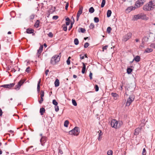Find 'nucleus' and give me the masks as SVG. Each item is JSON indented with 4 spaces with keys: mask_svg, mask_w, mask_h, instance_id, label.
Listing matches in <instances>:
<instances>
[{
    "mask_svg": "<svg viewBox=\"0 0 155 155\" xmlns=\"http://www.w3.org/2000/svg\"><path fill=\"white\" fill-rule=\"evenodd\" d=\"M61 54L60 53L59 55L55 54L51 58L50 62L51 64L55 65L60 61L61 56L60 55Z\"/></svg>",
    "mask_w": 155,
    "mask_h": 155,
    "instance_id": "obj_1",
    "label": "nucleus"
},
{
    "mask_svg": "<svg viewBox=\"0 0 155 155\" xmlns=\"http://www.w3.org/2000/svg\"><path fill=\"white\" fill-rule=\"evenodd\" d=\"M123 123L121 121L119 122L115 119L112 120L111 122V127L115 129L119 128L122 125Z\"/></svg>",
    "mask_w": 155,
    "mask_h": 155,
    "instance_id": "obj_2",
    "label": "nucleus"
},
{
    "mask_svg": "<svg viewBox=\"0 0 155 155\" xmlns=\"http://www.w3.org/2000/svg\"><path fill=\"white\" fill-rule=\"evenodd\" d=\"M79 133V128L77 127H76L71 130L69 132V134L77 136L78 135Z\"/></svg>",
    "mask_w": 155,
    "mask_h": 155,
    "instance_id": "obj_3",
    "label": "nucleus"
},
{
    "mask_svg": "<svg viewBox=\"0 0 155 155\" xmlns=\"http://www.w3.org/2000/svg\"><path fill=\"white\" fill-rule=\"evenodd\" d=\"M134 97L133 96H130L127 99V101L126 103V106H129L134 101Z\"/></svg>",
    "mask_w": 155,
    "mask_h": 155,
    "instance_id": "obj_4",
    "label": "nucleus"
},
{
    "mask_svg": "<svg viewBox=\"0 0 155 155\" xmlns=\"http://www.w3.org/2000/svg\"><path fill=\"white\" fill-rule=\"evenodd\" d=\"M153 9L149 2L144 5L143 7V10L146 11H150L152 10Z\"/></svg>",
    "mask_w": 155,
    "mask_h": 155,
    "instance_id": "obj_5",
    "label": "nucleus"
},
{
    "mask_svg": "<svg viewBox=\"0 0 155 155\" xmlns=\"http://www.w3.org/2000/svg\"><path fill=\"white\" fill-rule=\"evenodd\" d=\"M132 34L130 32H128L127 34L124 35L123 38L122 40L124 41H127L132 37Z\"/></svg>",
    "mask_w": 155,
    "mask_h": 155,
    "instance_id": "obj_6",
    "label": "nucleus"
},
{
    "mask_svg": "<svg viewBox=\"0 0 155 155\" xmlns=\"http://www.w3.org/2000/svg\"><path fill=\"white\" fill-rule=\"evenodd\" d=\"M15 85V83H11L9 84H4L1 86V87H2L5 88L11 89Z\"/></svg>",
    "mask_w": 155,
    "mask_h": 155,
    "instance_id": "obj_7",
    "label": "nucleus"
},
{
    "mask_svg": "<svg viewBox=\"0 0 155 155\" xmlns=\"http://www.w3.org/2000/svg\"><path fill=\"white\" fill-rule=\"evenodd\" d=\"M40 135L41 137L40 140V142L41 145L43 146H44L45 143L47 141V138L45 136H42V134H41Z\"/></svg>",
    "mask_w": 155,
    "mask_h": 155,
    "instance_id": "obj_8",
    "label": "nucleus"
},
{
    "mask_svg": "<svg viewBox=\"0 0 155 155\" xmlns=\"http://www.w3.org/2000/svg\"><path fill=\"white\" fill-rule=\"evenodd\" d=\"M144 0H137L136 2L135 5L137 7L139 8L144 4Z\"/></svg>",
    "mask_w": 155,
    "mask_h": 155,
    "instance_id": "obj_9",
    "label": "nucleus"
},
{
    "mask_svg": "<svg viewBox=\"0 0 155 155\" xmlns=\"http://www.w3.org/2000/svg\"><path fill=\"white\" fill-rule=\"evenodd\" d=\"M43 48V45H41L39 49L38 50L37 53V56L38 57H39L41 55V53L42 52Z\"/></svg>",
    "mask_w": 155,
    "mask_h": 155,
    "instance_id": "obj_10",
    "label": "nucleus"
},
{
    "mask_svg": "<svg viewBox=\"0 0 155 155\" xmlns=\"http://www.w3.org/2000/svg\"><path fill=\"white\" fill-rule=\"evenodd\" d=\"M82 10H83V8L82 7H81L80 8L79 11H78L77 14V21H78V20L79 17L80 15L82 13Z\"/></svg>",
    "mask_w": 155,
    "mask_h": 155,
    "instance_id": "obj_11",
    "label": "nucleus"
},
{
    "mask_svg": "<svg viewBox=\"0 0 155 155\" xmlns=\"http://www.w3.org/2000/svg\"><path fill=\"white\" fill-rule=\"evenodd\" d=\"M141 14H139L137 15H135L133 18V20L135 21L137 20L138 19H141Z\"/></svg>",
    "mask_w": 155,
    "mask_h": 155,
    "instance_id": "obj_12",
    "label": "nucleus"
},
{
    "mask_svg": "<svg viewBox=\"0 0 155 155\" xmlns=\"http://www.w3.org/2000/svg\"><path fill=\"white\" fill-rule=\"evenodd\" d=\"M136 9L135 7L130 6L128 7L126 11H128L129 12L132 10H134Z\"/></svg>",
    "mask_w": 155,
    "mask_h": 155,
    "instance_id": "obj_13",
    "label": "nucleus"
},
{
    "mask_svg": "<svg viewBox=\"0 0 155 155\" xmlns=\"http://www.w3.org/2000/svg\"><path fill=\"white\" fill-rule=\"evenodd\" d=\"M153 51V49L152 48H146L144 51V53H150Z\"/></svg>",
    "mask_w": 155,
    "mask_h": 155,
    "instance_id": "obj_14",
    "label": "nucleus"
},
{
    "mask_svg": "<svg viewBox=\"0 0 155 155\" xmlns=\"http://www.w3.org/2000/svg\"><path fill=\"white\" fill-rule=\"evenodd\" d=\"M140 129L139 128H137L135 129V130L134 134L135 135H137L138 134L139 132L140 131Z\"/></svg>",
    "mask_w": 155,
    "mask_h": 155,
    "instance_id": "obj_15",
    "label": "nucleus"
},
{
    "mask_svg": "<svg viewBox=\"0 0 155 155\" xmlns=\"http://www.w3.org/2000/svg\"><path fill=\"white\" fill-rule=\"evenodd\" d=\"M34 30L31 28H28L27 29L26 32L28 34H31L34 32Z\"/></svg>",
    "mask_w": 155,
    "mask_h": 155,
    "instance_id": "obj_16",
    "label": "nucleus"
},
{
    "mask_svg": "<svg viewBox=\"0 0 155 155\" xmlns=\"http://www.w3.org/2000/svg\"><path fill=\"white\" fill-rule=\"evenodd\" d=\"M82 63L83 64V67L81 72L82 74H84L85 73L86 69V66L84 63Z\"/></svg>",
    "mask_w": 155,
    "mask_h": 155,
    "instance_id": "obj_17",
    "label": "nucleus"
},
{
    "mask_svg": "<svg viewBox=\"0 0 155 155\" xmlns=\"http://www.w3.org/2000/svg\"><path fill=\"white\" fill-rule=\"evenodd\" d=\"M140 57L139 56H136L133 60V61L135 60L137 62H138L140 60Z\"/></svg>",
    "mask_w": 155,
    "mask_h": 155,
    "instance_id": "obj_18",
    "label": "nucleus"
},
{
    "mask_svg": "<svg viewBox=\"0 0 155 155\" xmlns=\"http://www.w3.org/2000/svg\"><path fill=\"white\" fill-rule=\"evenodd\" d=\"M45 111V109L43 107H42L40 108V113L41 115H42L44 114V113Z\"/></svg>",
    "mask_w": 155,
    "mask_h": 155,
    "instance_id": "obj_19",
    "label": "nucleus"
},
{
    "mask_svg": "<svg viewBox=\"0 0 155 155\" xmlns=\"http://www.w3.org/2000/svg\"><path fill=\"white\" fill-rule=\"evenodd\" d=\"M54 84H55V86L56 87H58L59 86V80L58 79H56V80L54 82Z\"/></svg>",
    "mask_w": 155,
    "mask_h": 155,
    "instance_id": "obj_20",
    "label": "nucleus"
},
{
    "mask_svg": "<svg viewBox=\"0 0 155 155\" xmlns=\"http://www.w3.org/2000/svg\"><path fill=\"white\" fill-rule=\"evenodd\" d=\"M141 19H142L147 20L148 19L146 17V15L144 14H141Z\"/></svg>",
    "mask_w": 155,
    "mask_h": 155,
    "instance_id": "obj_21",
    "label": "nucleus"
},
{
    "mask_svg": "<svg viewBox=\"0 0 155 155\" xmlns=\"http://www.w3.org/2000/svg\"><path fill=\"white\" fill-rule=\"evenodd\" d=\"M149 37V36H146L144 37L143 38V40L145 42H147L148 41Z\"/></svg>",
    "mask_w": 155,
    "mask_h": 155,
    "instance_id": "obj_22",
    "label": "nucleus"
},
{
    "mask_svg": "<svg viewBox=\"0 0 155 155\" xmlns=\"http://www.w3.org/2000/svg\"><path fill=\"white\" fill-rule=\"evenodd\" d=\"M112 13L111 11L110 10H108L107 12V17H109L110 16Z\"/></svg>",
    "mask_w": 155,
    "mask_h": 155,
    "instance_id": "obj_23",
    "label": "nucleus"
},
{
    "mask_svg": "<svg viewBox=\"0 0 155 155\" xmlns=\"http://www.w3.org/2000/svg\"><path fill=\"white\" fill-rule=\"evenodd\" d=\"M25 81V79H21L18 83L19 84V85H20V86H21Z\"/></svg>",
    "mask_w": 155,
    "mask_h": 155,
    "instance_id": "obj_24",
    "label": "nucleus"
},
{
    "mask_svg": "<svg viewBox=\"0 0 155 155\" xmlns=\"http://www.w3.org/2000/svg\"><path fill=\"white\" fill-rule=\"evenodd\" d=\"M112 96L114 97V98L115 99H117V94L115 93H111Z\"/></svg>",
    "mask_w": 155,
    "mask_h": 155,
    "instance_id": "obj_25",
    "label": "nucleus"
},
{
    "mask_svg": "<svg viewBox=\"0 0 155 155\" xmlns=\"http://www.w3.org/2000/svg\"><path fill=\"white\" fill-rule=\"evenodd\" d=\"M39 25V21L38 20H37L36 22L35 23V24L34 26L36 28H38Z\"/></svg>",
    "mask_w": 155,
    "mask_h": 155,
    "instance_id": "obj_26",
    "label": "nucleus"
},
{
    "mask_svg": "<svg viewBox=\"0 0 155 155\" xmlns=\"http://www.w3.org/2000/svg\"><path fill=\"white\" fill-rule=\"evenodd\" d=\"M149 2L150 4V5H151L153 8L155 6V3L152 1H150Z\"/></svg>",
    "mask_w": 155,
    "mask_h": 155,
    "instance_id": "obj_27",
    "label": "nucleus"
},
{
    "mask_svg": "<svg viewBox=\"0 0 155 155\" xmlns=\"http://www.w3.org/2000/svg\"><path fill=\"white\" fill-rule=\"evenodd\" d=\"M69 122L68 120H65L64 122V127H67L68 125Z\"/></svg>",
    "mask_w": 155,
    "mask_h": 155,
    "instance_id": "obj_28",
    "label": "nucleus"
},
{
    "mask_svg": "<svg viewBox=\"0 0 155 155\" xmlns=\"http://www.w3.org/2000/svg\"><path fill=\"white\" fill-rule=\"evenodd\" d=\"M132 69L130 68H128L127 69V73L128 74H130L132 71Z\"/></svg>",
    "mask_w": 155,
    "mask_h": 155,
    "instance_id": "obj_29",
    "label": "nucleus"
},
{
    "mask_svg": "<svg viewBox=\"0 0 155 155\" xmlns=\"http://www.w3.org/2000/svg\"><path fill=\"white\" fill-rule=\"evenodd\" d=\"M94 11V9L93 7H91L89 9V12L91 13H93Z\"/></svg>",
    "mask_w": 155,
    "mask_h": 155,
    "instance_id": "obj_30",
    "label": "nucleus"
},
{
    "mask_svg": "<svg viewBox=\"0 0 155 155\" xmlns=\"http://www.w3.org/2000/svg\"><path fill=\"white\" fill-rule=\"evenodd\" d=\"M105 3H106V0H102V3H101V8H103L105 4Z\"/></svg>",
    "mask_w": 155,
    "mask_h": 155,
    "instance_id": "obj_31",
    "label": "nucleus"
},
{
    "mask_svg": "<svg viewBox=\"0 0 155 155\" xmlns=\"http://www.w3.org/2000/svg\"><path fill=\"white\" fill-rule=\"evenodd\" d=\"M89 28L90 29H93L94 28V25L93 23H91L89 26Z\"/></svg>",
    "mask_w": 155,
    "mask_h": 155,
    "instance_id": "obj_32",
    "label": "nucleus"
},
{
    "mask_svg": "<svg viewBox=\"0 0 155 155\" xmlns=\"http://www.w3.org/2000/svg\"><path fill=\"white\" fill-rule=\"evenodd\" d=\"M74 43L75 45H77L79 44L78 40L77 38H76L74 39Z\"/></svg>",
    "mask_w": 155,
    "mask_h": 155,
    "instance_id": "obj_33",
    "label": "nucleus"
},
{
    "mask_svg": "<svg viewBox=\"0 0 155 155\" xmlns=\"http://www.w3.org/2000/svg\"><path fill=\"white\" fill-rule=\"evenodd\" d=\"M21 86L18 83V84L15 86V89L18 90H19Z\"/></svg>",
    "mask_w": 155,
    "mask_h": 155,
    "instance_id": "obj_34",
    "label": "nucleus"
},
{
    "mask_svg": "<svg viewBox=\"0 0 155 155\" xmlns=\"http://www.w3.org/2000/svg\"><path fill=\"white\" fill-rule=\"evenodd\" d=\"M112 30L111 28L110 27H108L107 29V31L108 33H110Z\"/></svg>",
    "mask_w": 155,
    "mask_h": 155,
    "instance_id": "obj_35",
    "label": "nucleus"
},
{
    "mask_svg": "<svg viewBox=\"0 0 155 155\" xmlns=\"http://www.w3.org/2000/svg\"><path fill=\"white\" fill-rule=\"evenodd\" d=\"M94 21L95 22L98 23L99 21V20L98 18L95 17L94 18Z\"/></svg>",
    "mask_w": 155,
    "mask_h": 155,
    "instance_id": "obj_36",
    "label": "nucleus"
},
{
    "mask_svg": "<svg viewBox=\"0 0 155 155\" xmlns=\"http://www.w3.org/2000/svg\"><path fill=\"white\" fill-rule=\"evenodd\" d=\"M40 97H43L44 96V92L43 91L41 90V91L40 92Z\"/></svg>",
    "mask_w": 155,
    "mask_h": 155,
    "instance_id": "obj_37",
    "label": "nucleus"
},
{
    "mask_svg": "<svg viewBox=\"0 0 155 155\" xmlns=\"http://www.w3.org/2000/svg\"><path fill=\"white\" fill-rule=\"evenodd\" d=\"M72 101L73 104L74 106H76L77 105V103L75 100L72 99Z\"/></svg>",
    "mask_w": 155,
    "mask_h": 155,
    "instance_id": "obj_38",
    "label": "nucleus"
},
{
    "mask_svg": "<svg viewBox=\"0 0 155 155\" xmlns=\"http://www.w3.org/2000/svg\"><path fill=\"white\" fill-rule=\"evenodd\" d=\"M113 151L111 150H109L107 152V154L108 155H112Z\"/></svg>",
    "mask_w": 155,
    "mask_h": 155,
    "instance_id": "obj_39",
    "label": "nucleus"
},
{
    "mask_svg": "<svg viewBox=\"0 0 155 155\" xmlns=\"http://www.w3.org/2000/svg\"><path fill=\"white\" fill-rule=\"evenodd\" d=\"M70 58H71V57H69L68 59H67L66 62L68 65H69L70 64Z\"/></svg>",
    "mask_w": 155,
    "mask_h": 155,
    "instance_id": "obj_40",
    "label": "nucleus"
},
{
    "mask_svg": "<svg viewBox=\"0 0 155 155\" xmlns=\"http://www.w3.org/2000/svg\"><path fill=\"white\" fill-rule=\"evenodd\" d=\"M150 46L152 48L155 49V43H151L150 45Z\"/></svg>",
    "mask_w": 155,
    "mask_h": 155,
    "instance_id": "obj_41",
    "label": "nucleus"
},
{
    "mask_svg": "<svg viewBox=\"0 0 155 155\" xmlns=\"http://www.w3.org/2000/svg\"><path fill=\"white\" fill-rule=\"evenodd\" d=\"M52 103L55 106H57L58 104V102L56 101V100L54 99L53 100Z\"/></svg>",
    "mask_w": 155,
    "mask_h": 155,
    "instance_id": "obj_42",
    "label": "nucleus"
},
{
    "mask_svg": "<svg viewBox=\"0 0 155 155\" xmlns=\"http://www.w3.org/2000/svg\"><path fill=\"white\" fill-rule=\"evenodd\" d=\"M89 45V44L88 42H86L84 44V48H87Z\"/></svg>",
    "mask_w": 155,
    "mask_h": 155,
    "instance_id": "obj_43",
    "label": "nucleus"
},
{
    "mask_svg": "<svg viewBox=\"0 0 155 155\" xmlns=\"http://www.w3.org/2000/svg\"><path fill=\"white\" fill-rule=\"evenodd\" d=\"M48 35L49 37L50 38H52L53 36V34L51 32H49V33L48 34Z\"/></svg>",
    "mask_w": 155,
    "mask_h": 155,
    "instance_id": "obj_44",
    "label": "nucleus"
},
{
    "mask_svg": "<svg viewBox=\"0 0 155 155\" xmlns=\"http://www.w3.org/2000/svg\"><path fill=\"white\" fill-rule=\"evenodd\" d=\"M94 88L96 91H97L99 90V87L97 85H96L94 87Z\"/></svg>",
    "mask_w": 155,
    "mask_h": 155,
    "instance_id": "obj_45",
    "label": "nucleus"
},
{
    "mask_svg": "<svg viewBox=\"0 0 155 155\" xmlns=\"http://www.w3.org/2000/svg\"><path fill=\"white\" fill-rule=\"evenodd\" d=\"M146 154V151L145 149L144 148L143 150V151L142 153V155H145Z\"/></svg>",
    "mask_w": 155,
    "mask_h": 155,
    "instance_id": "obj_46",
    "label": "nucleus"
},
{
    "mask_svg": "<svg viewBox=\"0 0 155 155\" xmlns=\"http://www.w3.org/2000/svg\"><path fill=\"white\" fill-rule=\"evenodd\" d=\"M80 29L81 30V32L82 33H84L86 31L85 29L84 28H80Z\"/></svg>",
    "mask_w": 155,
    "mask_h": 155,
    "instance_id": "obj_47",
    "label": "nucleus"
},
{
    "mask_svg": "<svg viewBox=\"0 0 155 155\" xmlns=\"http://www.w3.org/2000/svg\"><path fill=\"white\" fill-rule=\"evenodd\" d=\"M58 18V16L57 15L54 16L52 17L53 19L55 20H57Z\"/></svg>",
    "mask_w": 155,
    "mask_h": 155,
    "instance_id": "obj_48",
    "label": "nucleus"
},
{
    "mask_svg": "<svg viewBox=\"0 0 155 155\" xmlns=\"http://www.w3.org/2000/svg\"><path fill=\"white\" fill-rule=\"evenodd\" d=\"M55 111H56V112H58L59 110V108L58 106H57V105L55 107Z\"/></svg>",
    "mask_w": 155,
    "mask_h": 155,
    "instance_id": "obj_49",
    "label": "nucleus"
},
{
    "mask_svg": "<svg viewBox=\"0 0 155 155\" xmlns=\"http://www.w3.org/2000/svg\"><path fill=\"white\" fill-rule=\"evenodd\" d=\"M43 97H41L40 100L39 101V102L40 104H41L42 103L43 101Z\"/></svg>",
    "mask_w": 155,
    "mask_h": 155,
    "instance_id": "obj_50",
    "label": "nucleus"
},
{
    "mask_svg": "<svg viewBox=\"0 0 155 155\" xmlns=\"http://www.w3.org/2000/svg\"><path fill=\"white\" fill-rule=\"evenodd\" d=\"M37 90L38 93L39 92L40 90V85H37Z\"/></svg>",
    "mask_w": 155,
    "mask_h": 155,
    "instance_id": "obj_51",
    "label": "nucleus"
},
{
    "mask_svg": "<svg viewBox=\"0 0 155 155\" xmlns=\"http://www.w3.org/2000/svg\"><path fill=\"white\" fill-rule=\"evenodd\" d=\"M80 58L81 59H83L84 58V55L83 54L80 55Z\"/></svg>",
    "mask_w": 155,
    "mask_h": 155,
    "instance_id": "obj_52",
    "label": "nucleus"
},
{
    "mask_svg": "<svg viewBox=\"0 0 155 155\" xmlns=\"http://www.w3.org/2000/svg\"><path fill=\"white\" fill-rule=\"evenodd\" d=\"M108 47V46L107 45H106L105 46H104L103 48H102V49H103V51H104V50H106L107 49V48Z\"/></svg>",
    "mask_w": 155,
    "mask_h": 155,
    "instance_id": "obj_53",
    "label": "nucleus"
},
{
    "mask_svg": "<svg viewBox=\"0 0 155 155\" xmlns=\"http://www.w3.org/2000/svg\"><path fill=\"white\" fill-rule=\"evenodd\" d=\"M92 74L91 72H90L89 74V76L91 80H92Z\"/></svg>",
    "mask_w": 155,
    "mask_h": 155,
    "instance_id": "obj_54",
    "label": "nucleus"
},
{
    "mask_svg": "<svg viewBox=\"0 0 155 155\" xmlns=\"http://www.w3.org/2000/svg\"><path fill=\"white\" fill-rule=\"evenodd\" d=\"M68 5H69V3H67L66 4V5H65V9L66 10H67L68 8Z\"/></svg>",
    "mask_w": 155,
    "mask_h": 155,
    "instance_id": "obj_55",
    "label": "nucleus"
},
{
    "mask_svg": "<svg viewBox=\"0 0 155 155\" xmlns=\"http://www.w3.org/2000/svg\"><path fill=\"white\" fill-rule=\"evenodd\" d=\"M30 67H28L26 68V71L27 72H28L30 71Z\"/></svg>",
    "mask_w": 155,
    "mask_h": 155,
    "instance_id": "obj_56",
    "label": "nucleus"
},
{
    "mask_svg": "<svg viewBox=\"0 0 155 155\" xmlns=\"http://www.w3.org/2000/svg\"><path fill=\"white\" fill-rule=\"evenodd\" d=\"M73 24V23H71V25L68 28V30H70L72 28V25Z\"/></svg>",
    "mask_w": 155,
    "mask_h": 155,
    "instance_id": "obj_57",
    "label": "nucleus"
},
{
    "mask_svg": "<svg viewBox=\"0 0 155 155\" xmlns=\"http://www.w3.org/2000/svg\"><path fill=\"white\" fill-rule=\"evenodd\" d=\"M63 30L65 31H66L67 29V28L66 26L64 27L63 28Z\"/></svg>",
    "mask_w": 155,
    "mask_h": 155,
    "instance_id": "obj_58",
    "label": "nucleus"
},
{
    "mask_svg": "<svg viewBox=\"0 0 155 155\" xmlns=\"http://www.w3.org/2000/svg\"><path fill=\"white\" fill-rule=\"evenodd\" d=\"M35 17V15H31L30 17V18L31 19H33Z\"/></svg>",
    "mask_w": 155,
    "mask_h": 155,
    "instance_id": "obj_59",
    "label": "nucleus"
},
{
    "mask_svg": "<svg viewBox=\"0 0 155 155\" xmlns=\"http://www.w3.org/2000/svg\"><path fill=\"white\" fill-rule=\"evenodd\" d=\"M49 71L48 69L45 72V74L47 76L48 74V72H49Z\"/></svg>",
    "mask_w": 155,
    "mask_h": 155,
    "instance_id": "obj_60",
    "label": "nucleus"
},
{
    "mask_svg": "<svg viewBox=\"0 0 155 155\" xmlns=\"http://www.w3.org/2000/svg\"><path fill=\"white\" fill-rule=\"evenodd\" d=\"M100 132L99 133V136H102V132L101 131V130H100Z\"/></svg>",
    "mask_w": 155,
    "mask_h": 155,
    "instance_id": "obj_61",
    "label": "nucleus"
},
{
    "mask_svg": "<svg viewBox=\"0 0 155 155\" xmlns=\"http://www.w3.org/2000/svg\"><path fill=\"white\" fill-rule=\"evenodd\" d=\"M33 147L32 146L31 147L28 148V149H27V151H30L31 149L33 148Z\"/></svg>",
    "mask_w": 155,
    "mask_h": 155,
    "instance_id": "obj_62",
    "label": "nucleus"
},
{
    "mask_svg": "<svg viewBox=\"0 0 155 155\" xmlns=\"http://www.w3.org/2000/svg\"><path fill=\"white\" fill-rule=\"evenodd\" d=\"M66 21H70V19L69 18H67L65 19Z\"/></svg>",
    "mask_w": 155,
    "mask_h": 155,
    "instance_id": "obj_63",
    "label": "nucleus"
},
{
    "mask_svg": "<svg viewBox=\"0 0 155 155\" xmlns=\"http://www.w3.org/2000/svg\"><path fill=\"white\" fill-rule=\"evenodd\" d=\"M2 111L1 109V108H0V116H1L2 115Z\"/></svg>",
    "mask_w": 155,
    "mask_h": 155,
    "instance_id": "obj_64",
    "label": "nucleus"
}]
</instances>
